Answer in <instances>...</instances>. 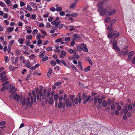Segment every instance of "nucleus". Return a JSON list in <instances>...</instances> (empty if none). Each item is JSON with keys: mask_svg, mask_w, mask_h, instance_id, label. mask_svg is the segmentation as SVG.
<instances>
[{"mask_svg": "<svg viewBox=\"0 0 135 135\" xmlns=\"http://www.w3.org/2000/svg\"><path fill=\"white\" fill-rule=\"evenodd\" d=\"M42 91V90L41 89L39 91L38 93H37L36 95L37 99V100H39V101H40L41 99L39 97V94L43 99H44L46 97L47 89H43V93Z\"/></svg>", "mask_w": 135, "mask_h": 135, "instance_id": "f257e3e1", "label": "nucleus"}, {"mask_svg": "<svg viewBox=\"0 0 135 135\" xmlns=\"http://www.w3.org/2000/svg\"><path fill=\"white\" fill-rule=\"evenodd\" d=\"M104 3V1H102L100 2L98 4V6L99 8L98 11L100 12V14L102 16L104 15L107 12V10L106 9H103L102 7Z\"/></svg>", "mask_w": 135, "mask_h": 135, "instance_id": "f03ea898", "label": "nucleus"}, {"mask_svg": "<svg viewBox=\"0 0 135 135\" xmlns=\"http://www.w3.org/2000/svg\"><path fill=\"white\" fill-rule=\"evenodd\" d=\"M9 97L14 100H16L17 102L20 100V95L16 93H12L10 95Z\"/></svg>", "mask_w": 135, "mask_h": 135, "instance_id": "7ed1b4c3", "label": "nucleus"}, {"mask_svg": "<svg viewBox=\"0 0 135 135\" xmlns=\"http://www.w3.org/2000/svg\"><path fill=\"white\" fill-rule=\"evenodd\" d=\"M6 73V72L4 71L0 74V77L2 78L1 80H2V82H3L4 81H6L8 79V78H6V76H5L3 78H2L3 76L5 75Z\"/></svg>", "mask_w": 135, "mask_h": 135, "instance_id": "20e7f679", "label": "nucleus"}, {"mask_svg": "<svg viewBox=\"0 0 135 135\" xmlns=\"http://www.w3.org/2000/svg\"><path fill=\"white\" fill-rule=\"evenodd\" d=\"M93 100L92 97L90 96H88L87 98L85 99L84 101L83 102V103L84 104H86L88 102V101L90 102H91Z\"/></svg>", "mask_w": 135, "mask_h": 135, "instance_id": "39448f33", "label": "nucleus"}, {"mask_svg": "<svg viewBox=\"0 0 135 135\" xmlns=\"http://www.w3.org/2000/svg\"><path fill=\"white\" fill-rule=\"evenodd\" d=\"M65 103L66 104L67 107H71L72 105L71 102L70 101L69 99H66L65 100Z\"/></svg>", "mask_w": 135, "mask_h": 135, "instance_id": "423d86ee", "label": "nucleus"}, {"mask_svg": "<svg viewBox=\"0 0 135 135\" xmlns=\"http://www.w3.org/2000/svg\"><path fill=\"white\" fill-rule=\"evenodd\" d=\"M65 103H62V102L59 101L58 104V107L59 108H61L62 107L64 108L65 107Z\"/></svg>", "mask_w": 135, "mask_h": 135, "instance_id": "0eeeda50", "label": "nucleus"}, {"mask_svg": "<svg viewBox=\"0 0 135 135\" xmlns=\"http://www.w3.org/2000/svg\"><path fill=\"white\" fill-rule=\"evenodd\" d=\"M113 37L114 39L118 37L119 35V33L117 31H115L113 32Z\"/></svg>", "mask_w": 135, "mask_h": 135, "instance_id": "6e6552de", "label": "nucleus"}, {"mask_svg": "<svg viewBox=\"0 0 135 135\" xmlns=\"http://www.w3.org/2000/svg\"><path fill=\"white\" fill-rule=\"evenodd\" d=\"M134 54V52L133 51H131L129 52L128 55V57H129L128 59V60H129L131 59V58H130L129 57H130L132 56Z\"/></svg>", "mask_w": 135, "mask_h": 135, "instance_id": "1a4fd4ad", "label": "nucleus"}, {"mask_svg": "<svg viewBox=\"0 0 135 135\" xmlns=\"http://www.w3.org/2000/svg\"><path fill=\"white\" fill-rule=\"evenodd\" d=\"M111 31L113 30L109 31L108 32V37L109 38L111 39L113 37V33H112Z\"/></svg>", "mask_w": 135, "mask_h": 135, "instance_id": "9d476101", "label": "nucleus"}, {"mask_svg": "<svg viewBox=\"0 0 135 135\" xmlns=\"http://www.w3.org/2000/svg\"><path fill=\"white\" fill-rule=\"evenodd\" d=\"M116 12V11L115 9H113L110 11H109L108 13V14L109 16H111L115 13Z\"/></svg>", "mask_w": 135, "mask_h": 135, "instance_id": "9b49d317", "label": "nucleus"}, {"mask_svg": "<svg viewBox=\"0 0 135 135\" xmlns=\"http://www.w3.org/2000/svg\"><path fill=\"white\" fill-rule=\"evenodd\" d=\"M30 5L32 7L36 8V9H35V10L37 9V6H36V4L35 3L33 2H31L30 3Z\"/></svg>", "mask_w": 135, "mask_h": 135, "instance_id": "f8f14e48", "label": "nucleus"}, {"mask_svg": "<svg viewBox=\"0 0 135 135\" xmlns=\"http://www.w3.org/2000/svg\"><path fill=\"white\" fill-rule=\"evenodd\" d=\"M16 91V89L15 88V87H13L11 88V89L9 90V93H15Z\"/></svg>", "mask_w": 135, "mask_h": 135, "instance_id": "ddd939ff", "label": "nucleus"}, {"mask_svg": "<svg viewBox=\"0 0 135 135\" xmlns=\"http://www.w3.org/2000/svg\"><path fill=\"white\" fill-rule=\"evenodd\" d=\"M48 102L49 104L50 105L53 104V98L52 97H50L49 98Z\"/></svg>", "mask_w": 135, "mask_h": 135, "instance_id": "4468645a", "label": "nucleus"}, {"mask_svg": "<svg viewBox=\"0 0 135 135\" xmlns=\"http://www.w3.org/2000/svg\"><path fill=\"white\" fill-rule=\"evenodd\" d=\"M18 41L20 44H21L23 43L24 39L22 38H20L18 40Z\"/></svg>", "mask_w": 135, "mask_h": 135, "instance_id": "2eb2a0df", "label": "nucleus"}, {"mask_svg": "<svg viewBox=\"0 0 135 135\" xmlns=\"http://www.w3.org/2000/svg\"><path fill=\"white\" fill-rule=\"evenodd\" d=\"M18 60L19 58L18 57H16L15 59V61L12 62V64L14 65H15L18 61Z\"/></svg>", "mask_w": 135, "mask_h": 135, "instance_id": "dca6fc26", "label": "nucleus"}, {"mask_svg": "<svg viewBox=\"0 0 135 135\" xmlns=\"http://www.w3.org/2000/svg\"><path fill=\"white\" fill-rule=\"evenodd\" d=\"M68 52L70 54L74 53V54H76V51L72 49H70L68 51Z\"/></svg>", "mask_w": 135, "mask_h": 135, "instance_id": "f3484780", "label": "nucleus"}, {"mask_svg": "<svg viewBox=\"0 0 135 135\" xmlns=\"http://www.w3.org/2000/svg\"><path fill=\"white\" fill-rule=\"evenodd\" d=\"M30 104V100L29 98H27L26 105L27 106H28Z\"/></svg>", "mask_w": 135, "mask_h": 135, "instance_id": "a211bd4d", "label": "nucleus"}, {"mask_svg": "<svg viewBox=\"0 0 135 135\" xmlns=\"http://www.w3.org/2000/svg\"><path fill=\"white\" fill-rule=\"evenodd\" d=\"M40 53L41 54L39 55V56L41 58H42L44 56V54L45 53V51H43L42 52H41Z\"/></svg>", "mask_w": 135, "mask_h": 135, "instance_id": "6ab92c4d", "label": "nucleus"}, {"mask_svg": "<svg viewBox=\"0 0 135 135\" xmlns=\"http://www.w3.org/2000/svg\"><path fill=\"white\" fill-rule=\"evenodd\" d=\"M14 29V28L13 27H8L7 29V30H8V31L9 32L12 31Z\"/></svg>", "mask_w": 135, "mask_h": 135, "instance_id": "aec40b11", "label": "nucleus"}, {"mask_svg": "<svg viewBox=\"0 0 135 135\" xmlns=\"http://www.w3.org/2000/svg\"><path fill=\"white\" fill-rule=\"evenodd\" d=\"M59 97V95L58 94H55L54 96V99L55 101L57 100L58 98Z\"/></svg>", "mask_w": 135, "mask_h": 135, "instance_id": "412c9836", "label": "nucleus"}, {"mask_svg": "<svg viewBox=\"0 0 135 135\" xmlns=\"http://www.w3.org/2000/svg\"><path fill=\"white\" fill-rule=\"evenodd\" d=\"M115 105L113 103L111 107V110H114L115 109Z\"/></svg>", "mask_w": 135, "mask_h": 135, "instance_id": "4be33fe9", "label": "nucleus"}, {"mask_svg": "<svg viewBox=\"0 0 135 135\" xmlns=\"http://www.w3.org/2000/svg\"><path fill=\"white\" fill-rule=\"evenodd\" d=\"M74 103L75 104H78V102H79V100L77 98H75L74 100Z\"/></svg>", "mask_w": 135, "mask_h": 135, "instance_id": "5701e85b", "label": "nucleus"}, {"mask_svg": "<svg viewBox=\"0 0 135 135\" xmlns=\"http://www.w3.org/2000/svg\"><path fill=\"white\" fill-rule=\"evenodd\" d=\"M107 105V103L105 100H103L102 102V105L103 107H105Z\"/></svg>", "mask_w": 135, "mask_h": 135, "instance_id": "b1692460", "label": "nucleus"}, {"mask_svg": "<svg viewBox=\"0 0 135 135\" xmlns=\"http://www.w3.org/2000/svg\"><path fill=\"white\" fill-rule=\"evenodd\" d=\"M98 97H94V103L96 104L97 103Z\"/></svg>", "mask_w": 135, "mask_h": 135, "instance_id": "393cba45", "label": "nucleus"}, {"mask_svg": "<svg viewBox=\"0 0 135 135\" xmlns=\"http://www.w3.org/2000/svg\"><path fill=\"white\" fill-rule=\"evenodd\" d=\"M62 10V8L61 7H59L56 8V10L57 12H60Z\"/></svg>", "mask_w": 135, "mask_h": 135, "instance_id": "a878e982", "label": "nucleus"}, {"mask_svg": "<svg viewBox=\"0 0 135 135\" xmlns=\"http://www.w3.org/2000/svg\"><path fill=\"white\" fill-rule=\"evenodd\" d=\"M50 64L52 66H54L56 65V63L55 61L51 60L50 61Z\"/></svg>", "mask_w": 135, "mask_h": 135, "instance_id": "bb28decb", "label": "nucleus"}, {"mask_svg": "<svg viewBox=\"0 0 135 135\" xmlns=\"http://www.w3.org/2000/svg\"><path fill=\"white\" fill-rule=\"evenodd\" d=\"M128 108L129 110H132V105L131 104H129L128 106Z\"/></svg>", "mask_w": 135, "mask_h": 135, "instance_id": "cd10ccee", "label": "nucleus"}, {"mask_svg": "<svg viewBox=\"0 0 135 135\" xmlns=\"http://www.w3.org/2000/svg\"><path fill=\"white\" fill-rule=\"evenodd\" d=\"M117 43V42L116 41H114L112 43V44H113V48H114L117 46H116Z\"/></svg>", "mask_w": 135, "mask_h": 135, "instance_id": "c85d7f7f", "label": "nucleus"}, {"mask_svg": "<svg viewBox=\"0 0 135 135\" xmlns=\"http://www.w3.org/2000/svg\"><path fill=\"white\" fill-rule=\"evenodd\" d=\"M90 66H88L87 68L84 69V71L86 72H88L90 70Z\"/></svg>", "mask_w": 135, "mask_h": 135, "instance_id": "c756f323", "label": "nucleus"}, {"mask_svg": "<svg viewBox=\"0 0 135 135\" xmlns=\"http://www.w3.org/2000/svg\"><path fill=\"white\" fill-rule=\"evenodd\" d=\"M42 43V40L41 39L38 40L37 41V45L40 46Z\"/></svg>", "mask_w": 135, "mask_h": 135, "instance_id": "7c9ffc66", "label": "nucleus"}, {"mask_svg": "<svg viewBox=\"0 0 135 135\" xmlns=\"http://www.w3.org/2000/svg\"><path fill=\"white\" fill-rule=\"evenodd\" d=\"M23 62L26 65L29 64V62L28 60H23Z\"/></svg>", "mask_w": 135, "mask_h": 135, "instance_id": "2f4dec72", "label": "nucleus"}, {"mask_svg": "<svg viewBox=\"0 0 135 135\" xmlns=\"http://www.w3.org/2000/svg\"><path fill=\"white\" fill-rule=\"evenodd\" d=\"M112 102L111 99H109L107 101V104L108 106H109L112 103Z\"/></svg>", "mask_w": 135, "mask_h": 135, "instance_id": "473e14b6", "label": "nucleus"}, {"mask_svg": "<svg viewBox=\"0 0 135 135\" xmlns=\"http://www.w3.org/2000/svg\"><path fill=\"white\" fill-rule=\"evenodd\" d=\"M13 87V85H10L8 86L6 88L7 90H10L11 88Z\"/></svg>", "mask_w": 135, "mask_h": 135, "instance_id": "72a5a7b5", "label": "nucleus"}, {"mask_svg": "<svg viewBox=\"0 0 135 135\" xmlns=\"http://www.w3.org/2000/svg\"><path fill=\"white\" fill-rule=\"evenodd\" d=\"M76 6V3H74L71 5L70 6V8L71 9L73 8Z\"/></svg>", "mask_w": 135, "mask_h": 135, "instance_id": "f704fd0d", "label": "nucleus"}, {"mask_svg": "<svg viewBox=\"0 0 135 135\" xmlns=\"http://www.w3.org/2000/svg\"><path fill=\"white\" fill-rule=\"evenodd\" d=\"M48 59V57L47 56H45L43 57L42 60L43 61H47Z\"/></svg>", "mask_w": 135, "mask_h": 135, "instance_id": "c9c22d12", "label": "nucleus"}, {"mask_svg": "<svg viewBox=\"0 0 135 135\" xmlns=\"http://www.w3.org/2000/svg\"><path fill=\"white\" fill-rule=\"evenodd\" d=\"M82 49L85 52H88V49L86 47H83L82 48Z\"/></svg>", "mask_w": 135, "mask_h": 135, "instance_id": "e433bc0d", "label": "nucleus"}, {"mask_svg": "<svg viewBox=\"0 0 135 135\" xmlns=\"http://www.w3.org/2000/svg\"><path fill=\"white\" fill-rule=\"evenodd\" d=\"M35 57V56L34 54L31 55L29 56V57L30 59H33Z\"/></svg>", "mask_w": 135, "mask_h": 135, "instance_id": "4c0bfd02", "label": "nucleus"}, {"mask_svg": "<svg viewBox=\"0 0 135 135\" xmlns=\"http://www.w3.org/2000/svg\"><path fill=\"white\" fill-rule=\"evenodd\" d=\"M0 5L1 6L5 7H6V5L3 2L0 1Z\"/></svg>", "mask_w": 135, "mask_h": 135, "instance_id": "58836bf2", "label": "nucleus"}, {"mask_svg": "<svg viewBox=\"0 0 135 135\" xmlns=\"http://www.w3.org/2000/svg\"><path fill=\"white\" fill-rule=\"evenodd\" d=\"M87 60L89 62V64L91 65H92L93 64V63L90 59L89 58H87Z\"/></svg>", "mask_w": 135, "mask_h": 135, "instance_id": "ea45409f", "label": "nucleus"}, {"mask_svg": "<svg viewBox=\"0 0 135 135\" xmlns=\"http://www.w3.org/2000/svg\"><path fill=\"white\" fill-rule=\"evenodd\" d=\"M73 57L75 58H79V56L77 54H74L73 55Z\"/></svg>", "mask_w": 135, "mask_h": 135, "instance_id": "a19ab883", "label": "nucleus"}, {"mask_svg": "<svg viewBox=\"0 0 135 135\" xmlns=\"http://www.w3.org/2000/svg\"><path fill=\"white\" fill-rule=\"evenodd\" d=\"M19 59L20 60H22L23 61V60H25V57L23 56L22 54H21V55H20L19 57Z\"/></svg>", "mask_w": 135, "mask_h": 135, "instance_id": "79ce46f5", "label": "nucleus"}, {"mask_svg": "<svg viewBox=\"0 0 135 135\" xmlns=\"http://www.w3.org/2000/svg\"><path fill=\"white\" fill-rule=\"evenodd\" d=\"M63 99V96L61 95L60 96L59 98V101H61L62 102Z\"/></svg>", "mask_w": 135, "mask_h": 135, "instance_id": "37998d69", "label": "nucleus"}, {"mask_svg": "<svg viewBox=\"0 0 135 135\" xmlns=\"http://www.w3.org/2000/svg\"><path fill=\"white\" fill-rule=\"evenodd\" d=\"M77 49L78 50L79 52H80L82 50V48L81 47V46H77Z\"/></svg>", "mask_w": 135, "mask_h": 135, "instance_id": "c03bdc74", "label": "nucleus"}, {"mask_svg": "<svg viewBox=\"0 0 135 135\" xmlns=\"http://www.w3.org/2000/svg\"><path fill=\"white\" fill-rule=\"evenodd\" d=\"M78 65L80 66V69L81 70H83V67L81 66V63L80 61H79L78 62Z\"/></svg>", "mask_w": 135, "mask_h": 135, "instance_id": "a18cd8bd", "label": "nucleus"}, {"mask_svg": "<svg viewBox=\"0 0 135 135\" xmlns=\"http://www.w3.org/2000/svg\"><path fill=\"white\" fill-rule=\"evenodd\" d=\"M124 107L125 109H124V112L125 114H126L128 112V110L126 106H124Z\"/></svg>", "mask_w": 135, "mask_h": 135, "instance_id": "49530a36", "label": "nucleus"}, {"mask_svg": "<svg viewBox=\"0 0 135 135\" xmlns=\"http://www.w3.org/2000/svg\"><path fill=\"white\" fill-rule=\"evenodd\" d=\"M32 95H33V97H34V100L35 101L36 100V96L35 95V92L34 91H32Z\"/></svg>", "mask_w": 135, "mask_h": 135, "instance_id": "de8ad7c7", "label": "nucleus"}, {"mask_svg": "<svg viewBox=\"0 0 135 135\" xmlns=\"http://www.w3.org/2000/svg\"><path fill=\"white\" fill-rule=\"evenodd\" d=\"M9 69L12 71H14L15 70V68L13 67L12 65H10L9 66Z\"/></svg>", "mask_w": 135, "mask_h": 135, "instance_id": "09e8293b", "label": "nucleus"}, {"mask_svg": "<svg viewBox=\"0 0 135 135\" xmlns=\"http://www.w3.org/2000/svg\"><path fill=\"white\" fill-rule=\"evenodd\" d=\"M6 123V122L5 121H3L0 123V126H3Z\"/></svg>", "mask_w": 135, "mask_h": 135, "instance_id": "8fccbe9b", "label": "nucleus"}, {"mask_svg": "<svg viewBox=\"0 0 135 135\" xmlns=\"http://www.w3.org/2000/svg\"><path fill=\"white\" fill-rule=\"evenodd\" d=\"M61 52L62 55H63L64 56H66V53L64 51L61 50Z\"/></svg>", "mask_w": 135, "mask_h": 135, "instance_id": "3c124183", "label": "nucleus"}, {"mask_svg": "<svg viewBox=\"0 0 135 135\" xmlns=\"http://www.w3.org/2000/svg\"><path fill=\"white\" fill-rule=\"evenodd\" d=\"M50 9L52 12H55L56 10V9L54 7H52L51 8H50Z\"/></svg>", "mask_w": 135, "mask_h": 135, "instance_id": "603ef678", "label": "nucleus"}, {"mask_svg": "<svg viewBox=\"0 0 135 135\" xmlns=\"http://www.w3.org/2000/svg\"><path fill=\"white\" fill-rule=\"evenodd\" d=\"M27 8L28 10L29 11H31L32 8L30 5H28L27 6Z\"/></svg>", "mask_w": 135, "mask_h": 135, "instance_id": "864d4df0", "label": "nucleus"}, {"mask_svg": "<svg viewBox=\"0 0 135 135\" xmlns=\"http://www.w3.org/2000/svg\"><path fill=\"white\" fill-rule=\"evenodd\" d=\"M70 40V38L69 37H65L64 41L65 42L67 41H69Z\"/></svg>", "mask_w": 135, "mask_h": 135, "instance_id": "5fc2aeb1", "label": "nucleus"}, {"mask_svg": "<svg viewBox=\"0 0 135 135\" xmlns=\"http://www.w3.org/2000/svg\"><path fill=\"white\" fill-rule=\"evenodd\" d=\"M41 35L39 33H38L37 34V36H36V38L38 40L40 39V38H41Z\"/></svg>", "mask_w": 135, "mask_h": 135, "instance_id": "6e6d98bb", "label": "nucleus"}, {"mask_svg": "<svg viewBox=\"0 0 135 135\" xmlns=\"http://www.w3.org/2000/svg\"><path fill=\"white\" fill-rule=\"evenodd\" d=\"M78 14L76 13H74L70 15V16L73 17H76L77 16Z\"/></svg>", "mask_w": 135, "mask_h": 135, "instance_id": "4d7b16f0", "label": "nucleus"}, {"mask_svg": "<svg viewBox=\"0 0 135 135\" xmlns=\"http://www.w3.org/2000/svg\"><path fill=\"white\" fill-rule=\"evenodd\" d=\"M61 23V22L60 21L58 22L55 21V26H57L60 25Z\"/></svg>", "mask_w": 135, "mask_h": 135, "instance_id": "13d9d810", "label": "nucleus"}, {"mask_svg": "<svg viewBox=\"0 0 135 135\" xmlns=\"http://www.w3.org/2000/svg\"><path fill=\"white\" fill-rule=\"evenodd\" d=\"M4 59L5 61L6 62H7L9 61V58L8 56H6L4 57Z\"/></svg>", "mask_w": 135, "mask_h": 135, "instance_id": "bf43d9fd", "label": "nucleus"}, {"mask_svg": "<svg viewBox=\"0 0 135 135\" xmlns=\"http://www.w3.org/2000/svg\"><path fill=\"white\" fill-rule=\"evenodd\" d=\"M111 18H107L105 20V22L107 23H108L109 22Z\"/></svg>", "mask_w": 135, "mask_h": 135, "instance_id": "052dcab7", "label": "nucleus"}, {"mask_svg": "<svg viewBox=\"0 0 135 135\" xmlns=\"http://www.w3.org/2000/svg\"><path fill=\"white\" fill-rule=\"evenodd\" d=\"M116 22V20L115 19L113 20L110 22V24L111 25H113Z\"/></svg>", "mask_w": 135, "mask_h": 135, "instance_id": "680f3d73", "label": "nucleus"}, {"mask_svg": "<svg viewBox=\"0 0 135 135\" xmlns=\"http://www.w3.org/2000/svg\"><path fill=\"white\" fill-rule=\"evenodd\" d=\"M38 32V31L37 29H35L33 30L32 33L33 34L37 33Z\"/></svg>", "mask_w": 135, "mask_h": 135, "instance_id": "e2e57ef3", "label": "nucleus"}, {"mask_svg": "<svg viewBox=\"0 0 135 135\" xmlns=\"http://www.w3.org/2000/svg\"><path fill=\"white\" fill-rule=\"evenodd\" d=\"M52 49L51 47H47L46 49V50L47 51H52Z\"/></svg>", "mask_w": 135, "mask_h": 135, "instance_id": "0e129e2a", "label": "nucleus"}, {"mask_svg": "<svg viewBox=\"0 0 135 135\" xmlns=\"http://www.w3.org/2000/svg\"><path fill=\"white\" fill-rule=\"evenodd\" d=\"M67 97V95L66 94H65L64 95L63 97V100L64 101H65V100L66 99V98Z\"/></svg>", "mask_w": 135, "mask_h": 135, "instance_id": "69168bd1", "label": "nucleus"}, {"mask_svg": "<svg viewBox=\"0 0 135 135\" xmlns=\"http://www.w3.org/2000/svg\"><path fill=\"white\" fill-rule=\"evenodd\" d=\"M72 68L75 71H77L78 69H77L75 66L74 65H72L71 66Z\"/></svg>", "mask_w": 135, "mask_h": 135, "instance_id": "338daca9", "label": "nucleus"}, {"mask_svg": "<svg viewBox=\"0 0 135 135\" xmlns=\"http://www.w3.org/2000/svg\"><path fill=\"white\" fill-rule=\"evenodd\" d=\"M41 32L42 33V34L44 35V36H47V34L45 31H43L42 30H41Z\"/></svg>", "mask_w": 135, "mask_h": 135, "instance_id": "774afa93", "label": "nucleus"}]
</instances>
